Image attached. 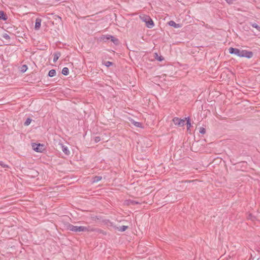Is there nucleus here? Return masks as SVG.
I'll use <instances>...</instances> for the list:
<instances>
[{"mask_svg": "<svg viewBox=\"0 0 260 260\" xmlns=\"http://www.w3.org/2000/svg\"><path fill=\"white\" fill-rule=\"evenodd\" d=\"M110 40L115 45H117L119 43V41L118 40L115 38L114 37L111 36V37H110Z\"/></svg>", "mask_w": 260, "mask_h": 260, "instance_id": "4468645a", "label": "nucleus"}, {"mask_svg": "<svg viewBox=\"0 0 260 260\" xmlns=\"http://www.w3.org/2000/svg\"><path fill=\"white\" fill-rule=\"evenodd\" d=\"M27 69V67L26 65H23L21 67V71L22 73H24Z\"/></svg>", "mask_w": 260, "mask_h": 260, "instance_id": "4be33fe9", "label": "nucleus"}, {"mask_svg": "<svg viewBox=\"0 0 260 260\" xmlns=\"http://www.w3.org/2000/svg\"><path fill=\"white\" fill-rule=\"evenodd\" d=\"M229 4H233L236 0H225Z\"/></svg>", "mask_w": 260, "mask_h": 260, "instance_id": "c85d7f7f", "label": "nucleus"}, {"mask_svg": "<svg viewBox=\"0 0 260 260\" xmlns=\"http://www.w3.org/2000/svg\"><path fill=\"white\" fill-rule=\"evenodd\" d=\"M128 228L127 226L122 225L118 228V230L121 232L125 231Z\"/></svg>", "mask_w": 260, "mask_h": 260, "instance_id": "a211bd4d", "label": "nucleus"}, {"mask_svg": "<svg viewBox=\"0 0 260 260\" xmlns=\"http://www.w3.org/2000/svg\"><path fill=\"white\" fill-rule=\"evenodd\" d=\"M8 17L3 11H0V20H6Z\"/></svg>", "mask_w": 260, "mask_h": 260, "instance_id": "ddd939ff", "label": "nucleus"}, {"mask_svg": "<svg viewBox=\"0 0 260 260\" xmlns=\"http://www.w3.org/2000/svg\"><path fill=\"white\" fill-rule=\"evenodd\" d=\"M186 124L188 128H189L191 126V123L190 122L189 118H188L187 119Z\"/></svg>", "mask_w": 260, "mask_h": 260, "instance_id": "cd10ccee", "label": "nucleus"}, {"mask_svg": "<svg viewBox=\"0 0 260 260\" xmlns=\"http://www.w3.org/2000/svg\"><path fill=\"white\" fill-rule=\"evenodd\" d=\"M251 26L253 27L256 28L257 30L260 31V26L259 25H258L256 23H251Z\"/></svg>", "mask_w": 260, "mask_h": 260, "instance_id": "6ab92c4d", "label": "nucleus"}, {"mask_svg": "<svg viewBox=\"0 0 260 260\" xmlns=\"http://www.w3.org/2000/svg\"><path fill=\"white\" fill-rule=\"evenodd\" d=\"M101 140V139L99 137H96L95 138L94 141L96 143L99 142Z\"/></svg>", "mask_w": 260, "mask_h": 260, "instance_id": "c756f323", "label": "nucleus"}, {"mask_svg": "<svg viewBox=\"0 0 260 260\" xmlns=\"http://www.w3.org/2000/svg\"><path fill=\"white\" fill-rule=\"evenodd\" d=\"M2 37L3 38H4L6 40H10V37L9 35L6 33L3 34Z\"/></svg>", "mask_w": 260, "mask_h": 260, "instance_id": "aec40b11", "label": "nucleus"}, {"mask_svg": "<svg viewBox=\"0 0 260 260\" xmlns=\"http://www.w3.org/2000/svg\"><path fill=\"white\" fill-rule=\"evenodd\" d=\"M199 132L201 134H204L206 133V129L204 127H201L200 128Z\"/></svg>", "mask_w": 260, "mask_h": 260, "instance_id": "a878e982", "label": "nucleus"}, {"mask_svg": "<svg viewBox=\"0 0 260 260\" xmlns=\"http://www.w3.org/2000/svg\"><path fill=\"white\" fill-rule=\"evenodd\" d=\"M130 121L135 126L138 127H142V124L141 122L135 121L133 119H131Z\"/></svg>", "mask_w": 260, "mask_h": 260, "instance_id": "9b49d317", "label": "nucleus"}, {"mask_svg": "<svg viewBox=\"0 0 260 260\" xmlns=\"http://www.w3.org/2000/svg\"><path fill=\"white\" fill-rule=\"evenodd\" d=\"M155 59H156L157 60L161 61L162 60H164V58L160 56H158V54L157 53H155Z\"/></svg>", "mask_w": 260, "mask_h": 260, "instance_id": "393cba45", "label": "nucleus"}, {"mask_svg": "<svg viewBox=\"0 0 260 260\" xmlns=\"http://www.w3.org/2000/svg\"><path fill=\"white\" fill-rule=\"evenodd\" d=\"M61 148L63 153L66 155H69L70 153L67 146L63 145L62 144H60Z\"/></svg>", "mask_w": 260, "mask_h": 260, "instance_id": "39448f33", "label": "nucleus"}, {"mask_svg": "<svg viewBox=\"0 0 260 260\" xmlns=\"http://www.w3.org/2000/svg\"><path fill=\"white\" fill-rule=\"evenodd\" d=\"M0 166H2L4 168H9V167L8 165H6L3 161H0Z\"/></svg>", "mask_w": 260, "mask_h": 260, "instance_id": "412c9836", "label": "nucleus"}, {"mask_svg": "<svg viewBox=\"0 0 260 260\" xmlns=\"http://www.w3.org/2000/svg\"><path fill=\"white\" fill-rule=\"evenodd\" d=\"M101 176H94L92 179V182H98L101 180L102 179Z\"/></svg>", "mask_w": 260, "mask_h": 260, "instance_id": "f3484780", "label": "nucleus"}, {"mask_svg": "<svg viewBox=\"0 0 260 260\" xmlns=\"http://www.w3.org/2000/svg\"><path fill=\"white\" fill-rule=\"evenodd\" d=\"M128 204L135 205L139 204V202L134 200H128L127 201Z\"/></svg>", "mask_w": 260, "mask_h": 260, "instance_id": "5701e85b", "label": "nucleus"}, {"mask_svg": "<svg viewBox=\"0 0 260 260\" xmlns=\"http://www.w3.org/2000/svg\"><path fill=\"white\" fill-rule=\"evenodd\" d=\"M229 52L230 54H234L238 56L241 57H246L251 58L253 56V52L245 50H240L238 48L230 47L229 49Z\"/></svg>", "mask_w": 260, "mask_h": 260, "instance_id": "f257e3e1", "label": "nucleus"}, {"mask_svg": "<svg viewBox=\"0 0 260 260\" xmlns=\"http://www.w3.org/2000/svg\"><path fill=\"white\" fill-rule=\"evenodd\" d=\"M61 55V54L59 52H55V53L53 54V62H56V61L58 60V59L59 58V57Z\"/></svg>", "mask_w": 260, "mask_h": 260, "instance_id": "9d476101", "label": "nucleus"}, {"mask_svg": "<svg viewBox=\"0 0 260 260\" xmlns=\"http://www.w3.org/2000/svg\"><path fill=\"white\" fill-rule=\"evenodd\" d=\"M105 64L106 67H110L112 64V62L109 61H107L105 62Z\"/></svg>", "mask_w": 260, "mask_h": 260, "instance_id": "bb28decb", "label": "nucleus"}, {"mask_svg": "<svg viewBox=\"0 0 260 260\" xmlns=\"http://www.w3.org/2000/svg\"><path fill=\"white\" fill-rule=\"evenodd\" d=\"M187 118H186L185 119H181L177 117H175L173 119V121L175 125H177L179 126H182L184 125L185 120Z\"/></svg>", "mask_w": 260, "mask_h": 260, "instance_id": "20e7f679", "label": "nucleus"}, {"mask_svg": "<svg viewBox=\"0 0 260 260\" xmlns=\"http://www.w3.org/2000/svg\"><path fill=\"white\" fill-rule=\"evenodd\" d=\"M56 75V71L55 70H51L48 73V76L49 77H52L55 76Z\"/></svg>", "mask_w": 260, "mask_h": 260, "instance_id": "dca6fc26", "label": "nucleus"}, {"mask_svg": "<svg viewBox=\"0 0 260 260\" xmlns=\"http://www.w3.org/2000/svg\"><path fill=\"white\" fill-rule=\"evenodd\" d=\"M67 229L75 232H86L93 231L89 227L74 225L70 223L67 225Z\"/></svg>", "mask_w": 260, "mask_h": 260, "instance_id": "f03ea898", "label": "nucleus"}, {"mask_svg": "<svg viewBox=\"0 0 260 260\" xmlns=\"http://www.w3.org/2000/svg\"><path fill=\"white\" fill-rule=\"evenodd\" d=\"M170 26H173L175 28H179L181 26L179 24L176 23L174 21L171 20L168 22Z\"/></svg>", "mask_w": 260, "mask_h": 260, "instance_id": "6e6552de", "label": "nucleus"}, {"mask_svg": "<svg viewBox=\"0 0 260 260\" xmlns=\"http://www.w3.org/2000/svg\"><path fill=\"white\" fill-rule=\"evenodd\" d=\"M31 121V119L30 118H27V119L26 120V121L24 122V125L26 126L28 125L30 123Z\"/></svg>", "mask_w": 260, "mask_h": 260, "instance_id": "b1692460", "label": "nucleus"}, {"mask_svg": "<svg viewBox=\"0 0 260 260\" xmlns=\"http://www.w3.org/2000/svg\"><path fill=\"white\" fill-rule=\"evenodd\" d=\"M110 37H111V35H103L101 38V40L104 42H106L107 41L110 40Z\"/></svg>", "mask_w": 260, "mask_h": 260, "instance_id": "f8f14e48", "label": "nucleus"}, {"mask_svg": "<svg viewBox=\"0 0 260 260\" xmlns=\"http://www.w3.org/2000/svg\"><path fill=\"white\" fill-rule=\"evenodd\" d=\"M140 18L142 21L145 22L146 23V22L150 20V17L146 15H142L140 16Z\"/></svg>", "mask_w": 260, "mask_h": 260, "instance_id": "0eeeda50", "label": "nucleus"}, {"mask_svg": "<svg viewBox=\"0 0 260 260\" xmlns=\"http://www.w3.org/2000/svg\"><path fill=\"white\" fill-rule=\"evenodd\" d=\"M69 73V69L67 67H64L62 70V74L64 75H68Z\"/></svg>", "mask_w": 260, "mask_h": 260, "instance_id": "2eb2a0df", "label": "nucleus"}, {"mask_svg": "<svg viewBox=\"0 0 260 260\" xmlns=\"http://www.w3.org/2000/svg\"><path fill=\"white\" fill-rule=\"evenodd\" d=\"M41 21H42L41 19H40L39 18H38L36 19V23H35V29L39 30L40 28Z\"/></svg>", "mask_w": 260, "mask_h": 260, "instance_id": "423d86ee", "label": "nucleus"}, {"mask_svg": "<svg viewBox=\"0 0 260 260\" xmlns=\"http://www.w3.org/2000/svg\"><path fill=\"white\" fill-rule=\"evenodd\" d=\"M32 149L37 152H42L44 150V145L41 144H32Z\"/></svg>", "mask_w": 260, "mask_h": 260, "instance_id": "7ed1b4c3", "label": "nucleus"}, {"mask_svg": "<svg viewBox=\"0 0 260 260\" xmlns=\"http://www.w3.org/2000/svg\"><path fill=\"white\" fill-rule=\"evenodd\" d=\"M146 25L147 27L151 28L154 26V23L151 18H150V20H149L146 23Z\"/></svg>", "mask_w": 260, "mask_h": 260, "instance_id": "1a4fd4ad", "label": "nucleus"}]
</instances>
